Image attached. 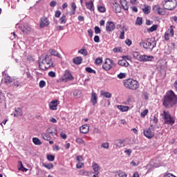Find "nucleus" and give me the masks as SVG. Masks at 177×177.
<instances>
[{"mask_svg":"<svg viewBox=\"0 0 177 177\" xmlns=\"http://www.w3.org/2000/svg\"><path fill=\"white\" fill-rule=\"evenodd\" d=\"M101 147H102V149H109L110 144L108 142H104L101 145Z\"/></svg>","mask_w":177,"mask_h":177,"instance_id":"nucleus-47","label":"nucleus"},{"mask_svg":"<svg viewBox=\"0 0 177 177\" xmlns=\"http://www.w3.org/2000/svg\"><path fill=\"white\" fill-rule=\"evenodd\" d=\"M78 53H80L81 55H84V56H88V51L85 48H82L79 50Z\"/></svg>","mask_w":177,"mask_h":177,"instance_id":"nucleus-42","label":"nucleus"},{"mask_svg":"<svg viewBox=\"0 0 177 177\" xmlns=\"http://www.w3.org/2000/svg\"><path fill=\"white\" fill-rule=\"evenodd\" d=\"M39 27L40 28H44V27H45V17L41 18Z\"/></svg>","mask_w":177,"mask_h":177,"instance_id":"nucleus-41","label":"nucleus"},{"mask_svg":"<svg viewBox=\"0 0 177 177\" xmlns=\"http://www.w3.org/2000/svg\"><path fill=\"white\" fill-rule=\"evenodd\" d=\"M59 100H55L49 103L50 110H57V106H59Z\"/></svg>","mask_w":177,"mask_h":177,"instance_id":"nucleus-13","label":"nucleus"},{"mask_svg":"<svg viewBox=\"0 0 177 177\" xmlns=\"http://www.w3.org/2000/svg\"><path fill=\"white\" fill-rule=\"evenodd\" d=\"M127 77V73H120L118 75V78L120 80H123V78H125Z\"/></svg>","mask_w":177,"mask_h":177,"instance_id":"nucleus-48","label":"nucleus"},{"mask_svg":"<svg viewBox=\"0 0 177 177\" xmlns=\"http://www.w3.org/2000/svg\"><path fill=\"white\" fill-rule=\"evenodd\" d=\"M144 136L148 139L154 138V130H151V128L145 129L143 131Z\"/></svg>","mask_w":177,"mask_h":177,"instance_id":"nucleus-7","label":"nucleus"},{"mask_svg":"<svg viewBox=\"0 0 177 177\" xmlns=\"http://www.w3.org/2000/svg\"><path fill=\"white\" fill-rule=\"evenodd\" d=\"M91 102V103L93 104V106H95V104H97V95L96 94V93H92Z\"/></svg>","mask_w":177,"mask_h":177,"instance_id":"nucleus-19","label":"nucleus"},{"mask_svg":"<svg viewBox=\"0 0 177 177\" xmlns=\"http://www.w3.org/2000/svg\"><path fill=\"white\" fill-rule=\"evenodd\" d=\"M174 28H175V26H171L170 28H169L167 32H166L167 34L170 35V37H174Z\"/></svg>","mask_w":177,"mask_h":177,"instance_id":"nucleus-36","label":"nucleus"},{"mask_svg":"<svg viewBox=\"0 0 177 177\" xmlns=\"http://www.w3.org/2000/svg\"><path fill=\"white\" fill-rule=\"evenodd\" d=\"M165 10H174L177 6L176 0H165L161 3Z\"/></svg>","mask_w":177,"mask_h":177,"instance_id":"nucleus-5","label":"nucleus"},{"mask_svg":"<svg viewBox=\"0 0 177 177\" xmlns=\"http://www.w3.org/2000/svg\"><path fill=\"white\" fill-rule=\"evenodd\" d=\"M120 3L124 10H128V9H129V7L128 6V2L127 1V0H120Z\"/></svg>","mask_w":177,"mask_h":177,"instance_id":"nucleus-23","label":"nucleus"},{"mask_svg":"<svg viewBox=\"0 0 177 177\" xmlns=\"http://www.w3.org/2000/svg\"><path fill=\"white\" fill-rule=\"evenodd\" d=\"M45 168H47V169H52V168H53V163H47L45 165Z\"/></svg>","mask_w":177,"mask_h":177,"instance_id":"nucleus-50","label":"nucleus"},{"mask_svg":"<svg viewBox=\"0 0 177 177\" xmlns=\"http://www.w3.org/2000/svg\"><path fill=\"white\" fill-rule=\"evenodd\" d=\"M175 176V175H174V174H171V173H166L164 176H163V177H174Z\"/></svg>","mask_w":177,"mask_h":177,"instance_id":"nucleus-63","label":"nucleus"},{"mask_svg":"<svg viewBox=\"0 0 177 177\" xmlns=\"http://www.w3.org/2000/svg\"><path fill=\"white\" fill-rule=\"evenodd\" d=\"M163 117L164 120H168L169 118H171L172 116L170 115L169 112H167L165 111H163Z\"/></svg>","mask_w":177,"mask_h":177,"instance_id":"nucleus-39","label":"nucleus"},{"mask_svg":"<svg viewBox=\"0 0 177 177\" xmlns=\"http://www.w3.org/2000/svg\"><path fill=\"white\" fill-rule=\"evenodd\" d=\"M32 142L34 145H36V146H41V145H42V142H41V140H39L38 138H33Z\"/></svg>","mask_w":177,"mask_h":177,"instance_id":"nucleus-28","label":"nucleus"},{"mask_svg":"<svg viewBox=\"0 0 177 177\" xmlns=\"http://www.w3.org/2000/svg\"><path fill=\"white\" fill-rule=\"evenodd\" d=\"M156 45L157 42L156 40L151 38L141 39L139 42L140 48H143L144 49H151V50H153V49L156 48Z\"/></svg>","mask_w":177,"mask_h":177,"instance_id":"nucleus-3","label":"nucleus"},{"mask_svg":"<svg viewBox=\"0 0 177 177\" xmlns=\"http://www.w3.org/2000/svg\"><path fill=\"white\" fill-rule=\"evenodd\" d=\"M73 62L74 64H76L77 66H80L82 63V57H76L73 58Z\"/></svg>","mask_w":177,"mask_h":177,"instance_id":"nucleus-20","label":"nucleus"},{"mask_svg":"<svg viewBox=\"0 0 177 177\" xmlns=\"http://www.w3.org/2000/svg\"><path fill=\"white\" fill-rule=\"evenodd\" d=\"M153 10L156 12L160 16H165V9L162 8L160 5H156L153 7Z\"/></svg>","mask_w":177,"mask_h":177,"instance_id":"nucleus-9","label":"nucleus"},{"mask_svg":"<svg viewBox=\"0 0 177 177\" xmlns=\"http://www.w3.org/2000/svg\"><path fill=\"white\" fill-rule=\"evenodd\" d=\"M80 131L81 133H88L89 132V125L84 124L80 127Z\"/></svg>","mask_w":177,"mask_h":177,"instance_id":"nucleus-16","label":"nucleus"},{"mask_svg":"<svg viewBox=\"0 0 177 177\" xmlns=\"http://www.w3.org/2000/svg\"><path fill=\"white\" fill-rule=\"evenodd\" d=\"M118 64L119 66H121L122 67H128V66H129V63H128L127 61L125 59L119 60Z\"/></svg>","mask_w":177,"mask_h":177,"instance_id":"nucleus-21","label":"nucleus"},{"mask_svg":"<svg viewBox=\"0 0 177 177\" xmlns=\"http://www.w3.org/2000/svg\"><path fill=\"white\" fill-rule=\"evenodd\" d=\"M125 44L127 46H131V45H132V40H131V39H127L125 40Z\"/></svg>","mask_w":177,"mask_h":177,"instance_id":"nucleus-54","label":"nucleus"},{"mask_svg":"<svg viewBox=\"0 0 177 177\" xmlns=\"http://www.w3.org/2000/svg\"><path fill=\"white\" fill-rule=\"evenodd\" d=\"M5 80V84H12V82H13V79H12V77H10V76L9 75H6L4 77Z\"/></svg>","mask_w":177,"mask_h":177,"instance_id":"nucleus-30","label":"nucleus"},{"mask_svg":"<svg viewBox=\"0 0 177 177\" xmlns=\"http://www.w3.org/2000/svg\"><path fill=\"white\" fill-rule=\"evenodd\" d=\"M127 175L125 172L122 171H118L115 173V177H127Z\"/></svg>","mask_w":177,"mask_h":177,"instance_id":"nucleus-29","label":"nucleus"},{"mask_svg":"<svg viewBox=\"0 0 177 177\" xmlns=\"http://www.w3.org/2000/svg\"><path fill=\"white\" fill-rule=\"evenodd\" d=\"M101 95L104 96V97H106V99L111 98V93H110V92L101 91Z\"/></svg>","mask_w":177,"mask_h":177,"instance_id":"nucleus-27","label":"nucleus"},{"mask_svg":"<svg viewBox=\"0 0 177 177\" xmlns=\"http://www.w3.org/2000/svg\"><path fill=\"white\" fill-rule=\"evenodd\" d=\"M177 104V95L172 90H169L166 92L162 99V106L165 109H171Z\"/></svg>","mask_w":177,"mask_h":177,"instance_id":"nucleus-1","label":"nucleus"},{"mask_svg":"<svg viewBox=\"0 0 177 177\" xmlns=\"http://www.w3.org/2000/svg\"><path fill=\"white\" fill-rule=\"evenodd\" d=\"M106 30L108 32H111L115 30V24L113 21H107L106 24Z\"/></svg>","mask_w":177,"mask_h":177,"instance_id":"nucleus-12","label":"nucleus"},{"mask_svg":"<svg viewBox=\"0 0 177 177\" xmlns=\"http://www.w3.org/2000/svg\"><path fill=\"white\" fill-rule=\"evenodd\" d=\"M113 52L114 53H119V52H121V47H115L113 49Z\"/></svg>","mask_w":177,"mask_h":177,"instance_id":"nucleus-52","label":"nucleus"},{"mask_svg":"<svg viewBox=\"0 0 177 177\" xmlns=\"http://www.w3.org/2000/svg\"><path fill=\"white\" fill-rule=\"evenodd\" d=\"M76 168L77 169H81V168H84V163L79 162V163L76 165Z\"/></svg>","mask_w":177,"mask_h":177,"instance_id":"nucleus-53","label":"nucleus"},{"mask_svg":"<svg viewBox=\"0 0 177 177\" xmlns=\"http://www.w3.org/2000/svg\"><path fill=\"white\" fill-rule=\"evenodd\" d=\"M23 85H24V84L23 83V82H21V80L13 79L12 86L15 88V89H17V88H21V86H23Z\"/></svg>","mask_w":177,"mask_h":177,"instance_id":"nucleus-10","label":"nucleus"},{"mask_svg":"<svg viewBox=\"0 0 177 177\" xmlns=\"http://www.w3.org/2000/svg\"><path fill=\"white\" fill-rule=\"evenodd\" d=\"M76 160L78 162H81L84 161V158H82V156H77L76 157Z\"/></svg>","mask_w":177,"mask_h":177,"instance_id":"nucleus-57","label":"nucleus"},{"mask_svg":"<svg viewBox=\"0 0 177 177\" xmlns=\"http://www.w3.org/2000/svg\"><path fill=\"white\" fill-rule=\"evenodd\" d=\"M79 175H82L83 176H91L93 175V172L86 171L85 169H81L79 171Z\"/></svg>","mask_w":177,"mask_h":177,"instance_id":"nucleus-17","label":"nucleus"},{"mask_svg":"<svg viewBox=\"0 0 177 177\" xmlns=\"http://www.w3.org/2000/svg\"><path fill=\"white\" fill-rule=\"evenodd\" d=\"M144 6L145 8L142 9V12L145 15H149V13H150V10L151 9V8L147 5H145Z\"/></svg>","mask_w":177,"mask_h":177,"instance_id":"nucleus-26","label":"nucleus"},{"mask_svg":"<svg viewBox=\"0 0 177 177\" xmlns=\"http://www.w3.org/2000/svg\"><path fill=\"white\" fill-rule=\"evenodd\" d=\"M115 145L118 147H122L124 146V140H118L115 142Z\"/></svg>","mask_w":177,"mask_h":177,"instance_id":"nucleus-38","label":"nucleus"},{"mask_svg":"<svg viewBox=\"0 0 177 177\" xmlns=\"http://www.w3.org/2000/svg\"><path fill=\"white\" fill-rule=\"evenodd\" d=\"M39 88H44V86H45V81L44 80H41L39 82Z\"/></svg>","mask_w":177,"mask_h":177,"instance_id":"nucleus-64","label":"nucleus"},{"mask_svg":"<svg viewBox=\"0 0 177 177\" xmlns=\"http://www.w3.org/2000/svg\"><path fill=\"white\" fill-rule=\"evenodd\" d=\"M128 103H132L133 102V95H129L127 98Z\"/></svg>","mask_w":177,"mask_h":177,"instance_id":"nucleus-58","label":"nucleus"},{"mask_svg":"<svg viewBox=\"0 0 177 177\" xmlns=\"http://www.w3.org/2000/svg\"><path fill=\"white\" fill-rule=\"evenodd\" d=\"M75 142H77L78 145H85V141L81 138H77Z\"/></svg>","mask_w":177,"mask_h":177,"instance_id":"nucleus-46","label":"nucleus"},{"mask_svg":"<svg viewBox=\"0 0 177 177\" xmlns=\"http://www.w3.org/2000/svg\"><path fill=\"white\" fill-rule=\"evenodd\" d=\"M60 24H66L67 23V17L65 15H63L62 17L59 19Z\"/></svg>","mask_w":177,"mask_h":177,"instance_id":"nucleus-34","label":"nucleus"},{"mask_svg":"<svg viewBox=\"0 0 177 177\" xmlns=\"http://www.w3.org/2000/svg\"><path fill=\"white\" fill-rule=\"evenodd\" d=\"M94 30L95 34H100V32H102V30H100V28H99V26H95Z\"/></svg>","mask_w":177,"mask_h":177,"instance_id":"nucleus-51","label":"nucleus"},{"mask_svg":"<svg viewBox=\"0 0 177 177\" xmlns=\"http://www.w3.org/2000/svg\"><path fill=\"white\" fill-rule=\"evenodd\" d=\"M97 10L100 13H104L106 12V8L104 6H98L97 7Z\"/></svg>","mask_w":177,"mask_h":177,"instance_id":"nucleus-45","label":"nucleus"},{"mask_svg":"<svg viewBox=\"0 0 177 177\" xmlns=\"http://www.w3.org/2000/svg\"><path fill=\"white\" fill-rule=\"evenodd\" d=\"M94 41H95L96 43L100 42V37H99L98 35H95L94 37Z\"/></svg>","mask_w":177,"mask_h":177,"instance_id":"nucleus-62","label":"nucleus"},{"mask_svg":"<svg viewBox=\"0 0 177 177\" xmlns=\"http://www.w3.org/2000/svg\"><path fill=\"white\" fill-rule=\"evenodd\" d=\"M92 167H93V169L94 171V174H100V172H99L100 167H99V165H97V163L93 162Z\"/></svg>","mask_w":177,"mask_h":177,"instance_id":"nucleus-25","label":"nucleus"},{"mask_svg":"<svg viewBox=\"0 0 177 177\" xmlns=\"http://www.w3.org/2000/svg\"><path fill=\"white\" fill-rule=\"evenodd\" d=\"M113 63H114V61H113V59L106 58L102 65L103 70H105V71H110V70L113 68Z\"/></svg>","mask_w":177,"mask_h":177,"instance_id":"nucleus-6","label":"nucleus"},{"mask_svg":"<svg viewBox=\"0 0 177 177\" xmlns=\"http://www.w3.org/2000/svg\"><path fill=\"white\" fill-rule=\"evenodd\" d=\"M19 28L23 32H26V34H28V32L31 31V27L28 24H24V26H20Z\"/></svg>","mask_w":177,"mask_h":177,"instance_id":"nucleus-14","label":"nucleus"},{"mask_svg":"<svg viewBox=\"0 0 177 177\" xmlns=\"http://www.w3.org/2000/svg\"><path fill=\"white\" fill-rule=\"evenodd\" d=\"M165 124H167V125H174V124H175V119L173 117L169 118L165 120Z\"/></svg>","mask_w":177,"mask_h":177,"instance_id":"nucleus-24","label":"nucleus"},{"mask_svg":"<svg viewBox=\"0 0 177 177\" xmlns=\"http://www.w3.org/2000/svg\"><path fill=\"white\" fill-rule=\"evenodd\" d=\"M124 86L127 89H131V91H136L139 89V82L133 79H127L123 81Z\"/></svg>","mask_w":177,"mask_h":177,"instance_id":"nucleus-4","label":"nucleus"},{"mask_svg":"<svg viewBox=\"0 0 177 177\" xmlns=\"http://www.w3.org/2000/svg\"><path fill=\"white\" fill-rule=\"evenodd\" d=\"M44 60H45V58L44 55H41V57L39 58V68L40 70H45V63H44Z\"/></svg>","mask_w":177,"mask_h":177,"instance_id":"nucleus-15","label":"nucleus"},{"mask_svg":"<svg viewBox=\"0 0 177 177\" xmlns=\"http://www.w3.org/2000/svg\"><path fill=\"white\" fill-rule=\"evenodd\" d=\"M102 63H103L102 57H97L95 61V64H96V66H99V64H102Z\"/></svg>","mask_w":177,"mask_h":177,"instance_id":"nucleus-43","label":"nucleus"},{"mask_svg":"<svg viewBox=\"0 0 177 177\" xmlns=\"http://www.w3.org/2000/svg\"><path fill=\"white\" fill-rule=\"evenodd\" d=\"M19 163L20 165V167H19V171H22V172H27L28 171V169L24 167L21 161H19Z\"/></svg>","mask_w":177,"mask_h":177,"instance_id":"nucleus-32","label":"nucleus"},{"mask_svg":"<svg viewBox=\"0 0 177 177\" xmlns=\"http://www.w3.org/2000/svg\"><path fill=\"white\" fill-rule=\"evenodd\" d=\"M60 16H62V12L60 10L55 11V17L59 18Z\"/></svg>","mask_w":177,"mask_h":177,"instance_id":"nucleus-60","label":"nucleus"},{"mask_svg":"<svg viewBox=\"0 0 177 177\" xmlns=\"http://www.w3.org/2000/svg\"><path fill=\"white\" fill-rule=\"evenodd\" d=\"M118 109H120V111L125 112V111H128V110H129V106L119 105V106H118Z\"/></svg>","mask_w":177,"mask_h":177,"instance_id":"nucleus-31","label":"nucleus"},{"mask_svg":"<svg viewBox=\"0 0 177 177\" xmlns=\"http://www.w3.org/2000/svg\"><path fill=\"white\" fill-rule=\"evenodd\" d=\"M46 158L48 161H55V156L52 154H48Z\"/></svg>","mask_w":177,"mask_h":177,"instance_id":"nucleus-44","label":"nucleus"},{"mask_svg":"<svg viewBox=\"0 0 177 177\" xmlns=\"http://www.w3.org/2000/svg\"><path fill=\"white\" fill-rule=\"evenodd\" d=\"M136 24L137 26H142V24H143V19L140 17H138L136 21Z\"/></svg>","mask_w":177,"mask_h":177,"instance_id":"nucleus-37","label":"nucleus"},{"mask_svg":"<svg viewBox=\"0 0 177 177\" xmlns=\"http://www.w3.org/2000/svg\"><path fill=\"white\" fill-rule=\"evenodd\" d=\"M73 80H74V77H73L71 73H70L68 71H66L62 81H64L65 82H68V81H73Z\"/></svg>","mask_w":177,"mask_h":177,"instance_id":"nucleus-11","label":"nucleus"},{"mask_svg":"<svg viewBox=\"0 0 177 177\" xmlns=\"http://www.w3.org/2000/svg\"><path fill=\"white\" fill-rule=\"evenodd\" d=\"M149 113V110L145 109L144 110L141 114H140V117H142V118H145V117H146V115H147V113Z\"/></svg>","mask_w":177,"mask_h":177,"instance_id":"nucleus-49","label":"nucleus"},{"mask_svg":"<svg viewBox=\"0 0 177 177\" xmlns=\"http://www.w3.org/2000/svg\"><path fill=\"white\" fill-rule=\"evenodd\" d=\"M157 28H158V25L155 24V25H153L151 28H148L147 31L148 32H153L156 31Z\"/></svg>","mask_w":177,"mask_h":177,"instance_id":"nucleus-33","label":"nucleus"},{"mask_svg":"<svg viewBox=\"0 0 177 177\" xmlns=\"http://www.w3.org/2000/svg\"><path fill=\"white\" fill-rule=\"evenodd\" d=\"M64 30V27H63V26H57L55 28V31H62Z\"/></svg>","mask_w":177,"mask_h":177,"instance_id":"nucleus-56","label":"nucleus"},{"mask_svg":"<svg viewBox=\"0 0 177 177\" xmlns=\"http://www.w3.org/2000/svg\"><path fill=\"white\" fill-rule=\"evenodd\" d=\"M85 71H86V73H89V74H96V71L92 69V68L91 67H86L85 68Z\"/></svg>","mask_w":177,"mask_h":177,"instance_id":"nucleus-40","label":"nucleus"},{"mask_svg":"<svg viewBox=\"0 0 177 177\" xmlns=\"http://www.w3.org/2000/svg\"><path fill=\"white\" fill-rule=\"evenodd\" d=\"M114 8L116 13H121V6H120V4L115 3L114 4Z\"/></svg>","mask_w":177,"mask_h":177,"instance_id":"nucleus-35","label":"nucleus"},{"mask_svg":"<svg viewBox=\"0 0 177 177\" xmlns=\"http://www.w3.org/2000/svg\"><path fill=\"white\" fill-rule=\"evenodd\" d=\"M52 56H55L56 57H59V59L62 58V55L57 52V50L50 49L45 57L46 63L48 66V67H45L46 70L50 68V67H55L53 65V61L52 60Z\"/></svg>","mask_w":177,"mask_h":177,"instance_id":"nucleus-2","label":"nucleus"},{"mask_svg":"<svg viewBox=\"0 0 177 177\" xmlns=\"http://www.w3.org/2000/svg\"><path fill=\"white\" fill-rule=\"evenodd\" d=\"M71 10H77V5L75 4V2L71 3Z\"/></svg>","mask_w":177,"mask_h":177,"instance_id":"nucleus-55","label":"nucleus"},{"mask_svg":"<svg viewBox=\"0 0 177 177\" xmlns=\"http://www.w3.org/2000/svg\"><path fill=\"white\" fill-rule=\"evenodd\" d=\"M56 5H57V2H56V1H52L50 3V6H51V8H55V6H56Z\"/></svg>","mask_w":177,"mask_h":177,"instance_id":"nucleus-61","label":"nucleus"},{"mask_svg":"<svg viewBox=\"0 0 177 177\" xmlns=\"http://www.w3.org/2000/svg\"><path fill=\"white\" fill-rule=\"evenodd\" d=\"M86 8L88 9V10L93 12V10H95V6L93 5V1H90L89 2H86Z\"/></svg>","mask_w":177,"mask_h":177,"instance_id":"nucleus-18","label":"nucleus"},{"mask_svg":"<svg viewBox=\"0 0 177 177\" xmlns=\"http://www.w3.org/2000/svg\"><path fill=\"white\" fill-rule=\"evenodd\" d=\"M15 113L14 114V117H21L23 115V111L21 110V108H17L15 109Z\"/></svg>","mask_w":177,"mask_h":177,"instance_id":"nucleus-22","label":"nucleus"},{"mask_svg":"<svg viewBox=\"0 0 177 177\" xmlns=\"http://www.w3.org/2000/svg\"><path fill=\"white\" fill-rule=\"evenodd\" d=\"M154 57L151 55H140L138 57L139 62H142L143 63L146 62H153Z\"/></svg>","mask_w":177,"mask_h":177,"instance_id":"nucleus-8","label":"nucleus"},{"mask_svg":"<svg viewBox=\"0 0 177 177\" xmlns=\"http://www.w3.org/2000/svg\"><path fill=\"white\" fill-rule=\"evenodd\" d=\"M48 76L51 77L52 78H55V77H56V73H55L53 71H50L48 73Z\"/></svg>","mask_w":177,"mask_h":177,"instance_id":"nucleus-59","label":"nucleus"}]
</instances>
